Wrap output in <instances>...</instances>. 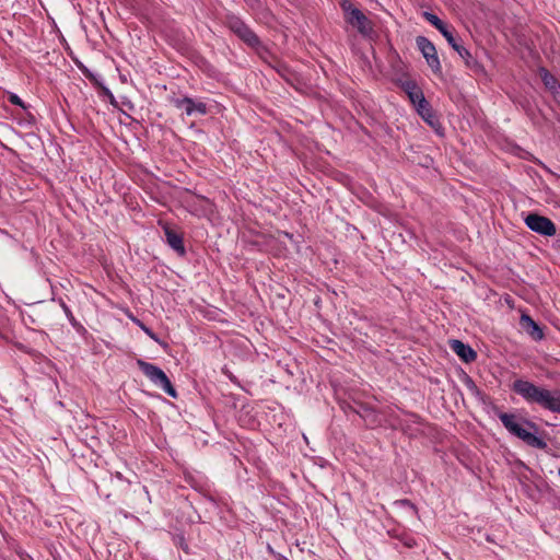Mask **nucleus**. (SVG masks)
Segmentation results:
<instances>
[{
    "label": "nucleus",
    "instance_id": "obj_13",
    "mask_svg": "<svg viewBox=\"0 0 560 560\" xmlns=\"http://www.w3.org/2000/svg\"><path fill=\"white\" fill-rule=\"evenodd\" d=\"M520 324L534 340L538 341L545 337L542 328L529 315L522 314Z\"/></svg>",
    "mask_w": 560,
    "mask_h": 560
},
{
    "label": "nucleus",
    "instance_id": "obj_24",
    "mask_svg": "<svg viewBox=\"0 0 560 560\" xmlns=\"http://www.w3.org/2000/svg\"><path fill=\"white\" fill-rule=\"evenodd\" d=\"M8 98H9L11 104L18 105V106H20V107H22L24 109L26 108L25 103L16 94L9 93V97Z\"/></svg>",
    "mask_w": 560,
    "mask_h": 560
},
{
    "label": "nucleus",
    "instance_id": "obj_14",
    "mask_svg": "<svg viewBox=\"0 0 560 560\" xmlns=\"http://www.w3.org/2000/svg\"><path fill=\"white\" fill-rule=\"evenodd\" d=\"M357 407H353V412L359 415L363 420L374 423L376 421L375 409L364 402L355 401Z\"/></svg>",
    "mask_w": 560,
    "mask_h": 560
},
{
    "label": "nucleus",
    "instance_id": "obj_5",
    "mask_svg": "<svg viewBox=\"0 0 560 560\" xmlns=\"http://www.w3.org/2000/svg\"><path fill=\"white\" fill-rule=\"evenodd\" d=\"M225 26L235 34L241 40L252 48L260 47L259 37L252 31V28L238 16L228 14L224 21Z\"/></svg>",
    "mask_w": 560,
    "mask_h": 560
},
{
    "label": "nucleus",
    "instance_id": "obj_29",
    "mask_svg": "<svg viewBox=\"0 0 560 560\" xmlns=\"http://www.w3.org/2000/svg\"><path fill=\"white\" fill-rule=\"evenodd\" d=\"M486 539H487V541L493 542V539L489 535L487 536Z\"/></svg>",
    "mask_w": 560,
    "mask_h": 560
},
{
    "label": "nucleus",
    "instance_id": "obj_3",
    "mask_svg": "<svg viewBox=\"0 0 560 560\" xmlns=\"http://www.w3.org/2000/svg\"><path fill=\"white\" fill-rule=\"evenodd\" d=\"M340 7L345 14V20L352 27L357 28L363 37L374 38L376 36L373 22L350 0H342Z\"/></svg>",
    "mask_w": 560,
    "mask_h": 560
},
{
    "label": "nucleus",
    "instance_id": "obj_27",
    "mask_svg": "<svg viewBox=\"0 0 560 560\" xmlns=\"http://www.w3.org/2000/svg\"><path fill=\"white\" fill-rule=\"evenodd\" d=\"M355 401H357V400H354V401H353V404L343 402V404L341 405V408H342L346 412H348V411H352V412H353V407H357Z\"/></svg>",
    "mask_w": 560,
    "mask_h": 560
},
{
    "label": "nucleus",
    "instance_id": "obj_31",
    "mask_svg": "<svg viewBox=\"0 0 560 560\" xmlns=\"http://www.w3.org/2000/svg\"><path fill=\"white\" fill-rule=\"evenodd\" d=\"M278 559L279 560H287L284 557H281L280 555L278 556Z\"/></svg>",
    "mask_w": 560,
    "mask_h": 560
},
{
    "label": "nucleus",
    "instance_id": "obj_1",
    "mask_svg": "<svg viewBox=\"0 0 560 560\" xmlns=\"http://www.w3.org/2000/svg\"><path fill=\"white\" fill-rule=\"evenodd\" d=\"M511 388L527 404L538 405L546 410L560 413V389L549 390L522 378L515 380Z\"/></svg>",
    "mask_w": 560,
    "mask_h": 560
},
{
    "label": "nucleus",
    "instance_id": "obj_22",
    "mask_svg": "<svg viewBox=\"0 0 560 560\" xmlns=\"http://www.w3.org/2000/svg\"><path fill=\"white\" fill-rule=\"evenodd\" d=\"M400 88L406 94H408V91H415L419 89V85L413 80H407L401 82Z\"/></svg>",
    "mask_w": 560,
    "mask_h": 560
},
{
    "label": "nucleus",
    "instance_id": "obj_28",
    "mask_svg": "<svg viewBox=\"0 0 560 560\" xmlns=\"http://www.w3.org/2000/svg\"><path fill=\"white\" fill-rule=\"evenodd\" d=\"M400 503L409 505L410 508L415 509V505L412 503H410V501H408V500H401Z\"/></svg>",
    "mask_w": 560,
    "mask_h": 560
},
{
    "label": "nucleus",
    "instance_id": "obj_4",
    "mask_svg": "<svg viewBox=\"0 0 560 560\" xmlns=\"http://www.w3.org/2000/svg\"><path fill=\"white\" fill-rule=\"evenodd\" d=\"M137 364L142 373L158 387L162 388L167 395L173 398L177 397V392L171 383L167 375L159 366L145 362L141 359L137 360Z\"/></svg>",
    "mask_w": 560,
    "mask_h": 560
},
{
    "label": "nucleus",
    "instance_id": "obj_23",
    "mask_svg": "<svg viewBox=\"0 0 560 560\" xmlns=\"http://www.w3.org/2000/svg\"><path fill=\"white\" fill-rule=\"evenodd\" d=\"M137 324L139 325V327L151 338L153 339L154 341L156 342H160V339L159 337L156 336V334L151 329L149 328L148 326H145L142 322L140 320H136Z\"/></svg>",
    "mask_w": 560,
    "mask_h": 560
},
{
    "label": "nucleus",
    "instance_id": "obj_11",
    "mask_svg": "<svg viewBox=\"0 0 560 560\" xmlns=\"http://www.w3.org/2000/svg\"><path fill=\"white\" fill-rule=\"evenodd\" d=\"M450 348L465 362L470 363L474 362L477 358L476 351L469 346L464 343L460 340L452 339L450 340Z\"/></svg>",
    "mask_w": 560,
    "mask_h": 560
},
{
    "label": "nucleus",
    "instance_id": "obj_17",
    "mask_svg": "<svg viewBox=\"0 0 560 560\" xmlns=\"http://www.w3.org/2000/svg\"><path fill=\"white\" fill-rule=\"evenodd\" d=\"M422 16L432 24L439 32L444 36L448 31H451L453 27H450L446 25L438 15L434 13L424 11L422 13Z\"/></svg>",
    "mask_w": 560,
    "mask_h": 560
},
{
    "label": "nucleus",
    "instance_id": "obj_10",
    "mask_svg": "<svg viewBox=\"0 0 560 560\" xmlns=\"http://www.w3.org/2000/svg\"><path fill=\"white\" fill-rule=\"evenodd\" d=\"M174 105L177 108H184L186 115L190 116L195 112L199 113L200 115H206L208 113L207 104L203 102H196L191 97L185 96L183 98H176L174 100Z\"/></svg>",
    "mask_w": 560,
    "mask_h": 560
},
{
    "label": "nucleus",
    "instance_id": "obj_21",
    "mask_svg": "<svg viewBox=\"0 0 560 560\" xmlns=\"http://www.w3.org/2000/svg\"><path fill=\"white\" fill-rule=\"evenodd\" d=\"M66 316L68 317L69 322L74 328L81 327L80 324L77 322L75 317L73 316L71 310L68 307V305L65 302L60 303Z\"/></svg>",
    "mask_w": 560,
    "mask_h": 560
},
{
    "label": "nucleus",
    "instance_id": "obj_2",
    "mask_svg": "<svg viewBox=\"0 0 560 560\" xmlns=\"http://www.w3.org/2000/svg\"><path fill=\"white\" fill-rule=\"evenodd\" d=\"M498 417L511 434L522 440L528 446L538 450H546L548 447V444L536 435L538 425L535 422L508 412H500Z\"/></svg>",
    "mask_w": 560,
    "mask_h": 560
},
{
    "label": "nucleus",
    "instance_id": "obj_9",
    "mask_svg": "<svg viewBox=\"0 0 560 560\" xmlns=\"http://www.w3.org/2000/svg\"><path fill=\"white\" fill-rule=\"evenodd\" d=\"M417 113L421 116V118L438 133L443 135L442 124L433 110L431 104L427 100H422V103L419 104L416 108Z\"/></svg>",
    "mask_w": 560,
    "mask_h": 560
},
{
    "label": "nucleus",
    "instance_id": "obj_25",
    "mask_svg": "<svg viewBox=\"0 0 560 560\" xmlns=\"http://www.w3.org/2000/svg\"><path fill=\"white\" fill-rule=\"evenodd\" d=\"M200 494L203 497V499L210 501L211 503H213V504L218 503V498L215 495H213L211 492L205 491V492H200Z\"/></svg>",
    "mask_w": 560,
    "mask_h": 560
},
{
    "label": "nucleus",
    "instance_id": "obj_32",
    "mask_svg": "<svg viewBox=\"0 0 560 560\" xmlns=\"http://www.w3.org/2000/svg\"><path fill=\"white\" fill-rule=\"evenodd\" d=\"M191 487H192L195 490H197V487H198V486H197V485H191Z\"/></svg>",
    "mask_w": 560,
    "mask_h": 560
},
{
    "label": "nucleus",
    "instance_id": "obj_15",
    "mask_svg": "<svg viewBox=\"0 0 560 560\" xmlns=\"http://www.w3.org/2000/svg\"><path fill=\"white\" fill-rule=\"evenodd\" d=\"M273 60V65L271 68L277 71V73L284 79L287 82L292 83L294 78L293 71L285 65L283 61L279 60L276 56H271Z\"/></svg>",
    "mask_w": 560,
    "mask_h": 560
},
{
    "label": "nucleus",
    "instance_id": "obj_8",
    "mask_svg": "<svg viewBox=\"0 0 560 560\" xmlns=\"http://www.w3.org/2000/svg\"><path fill=\"white\" fill-rule=\"evenodd\" d=\"M525 223L528 229L544 236H553L557 232L555 223L549 218L537 213L528 214Z\"/></svg>",
    "mask_w": 560,
    "mask_h": 560
},
{
    "label": "nucleus",
    "instance_id": "obj_30",
    "mask_svg": "<svg viewBox=\"0 0 560 560\" xmlns=\"http://www.w3.org/2000/svg\"><path fill=\"white\" fill-rule=\"evenodd\" d=\"M268 550L269 552H271L272 555H275V551L272 550L271 546L268 545Z\"/></svg>",
    "mask_w": 560,
    "mask_h": 560
},
{
    "label": "nucleus",
    "instance_id": "obj_33",
    "mask_svg": "<svg viewBox=\"0 0 560 560\" xmlns=\"http://www.w3.org/2000/svg\"><path fill=\"white\" fill-rule=\"evenodd\" d=\"M559 476H560V468H559Z\"/></svg>",
    "mask_w": 560,
    "mask_h": 560
},
{
    "label": "nucleus",
    "instance_id": "obj_7",
    "mask_svg": "<svg viewBox=\"0 0 560 560\" xmlns=\"http://www.w3.org/2000/svg\"><path fill=\"white\" fill-rule=\"evenodd\" d=\"M416 44L418 49L421 51L423 58L425 59L428 66L431 68V70L435 74L441 73L442 66L434 44L425 36H418L416 38Z\"/></svg>",
    "mask_w": 560,
    "mask_h": 560
},
{
    "label": "nucleus",
    "instance_id": "obj_16",
    "mask_svg": "<svg viewBox=\"0 0 560 560\" xmlns=\"http://www.w3.org/2000/svg\"><path fill=\"white\" fill-rule=\"evenodd\" d=\"M540 78L544 85L556 96L560 93V84L555 75H552L547 69L540 70Z\"/></svg>",
    "mask_w": 560,
    "mask_h": 560
},
{
    "label": "nucleus",
    "instance_id": "obj_20",
    "mask_svg": "<svg viewBox=\"0 0 560 560\" xmlns=\"http://www.w3.org/2000/svg\"><path fill=\"white\" fill-rule=\"evenodd\" d=\"M257 49H259L258 54H259L260 58L271 67V65H273V60H272L271 56H273V55L266 47H262L261 45Z\"/></svg>",
    "mask_w": 560,
    "mask_h": 560
},
{
    "label": "nucleus",
    "instance_id": "obj_26",
    "mask_svg": "<svg viewBox=\"0 0 560 560\" xmlns=\"http://www.w3.org/2000/svg\"><path fill=\"white\" fill-rule=\"evenodd\" d=\"M401 541L408 548H412L416 546V540L412 537L407 536V537L402 538Z\"/></svg>",
    "mask_w": 560,
    "mask_h": 560
},
{
    "label": "nucleus",
    "instance_id": "obj_6",
    "mask_svg": "<svg viewBox=\"0 0 560 560\" xmlns=\"http://www.w3.org/2000/svg\"><path fill=\"white\" fill-rule=\"evenodd\" d=\"M447 43L452 46V48L457 51V54L463 58L465 61V65L468 69L474 71L475 73H481L483 72V67L481 63H479L472 55L469 52V50L462 44L460 38H458L455 35L454 28L448 31L444 35Z\"/></svg>",
    "mask_w": 560,
    "mask_h": 560
},
{
    "label": "nucleus",
    "instance_id": "obj_12",
    "mask_svg": "<svg viewBox=\"0 0 560 560\" xmlns=\"http://www.w3.org/2000/svg\"><path fill=\"white\" fill-rule=\"evenodd\" d=\"M164 234L167 244L179 255L185 256L186 249L184 246L183 235L168 225L164 226Z\"/></svg>",
    "mask_w": 560,
    "mask_h": 560
},
{
    "label": "nucleus",
    "instance_id": "obj_19",
    "mask_svg": "<svg viewBox=\"0 0 560 560\" xmlns=\"http://www.w3.org/2000/svg\"><path fill=\"white\" fill-rule=\"evenodd\" d=\"M173 540H174V544H175L178 548H180L185 553H187V555H189V553H190V551H189V546H188V544H187V541H186V539H185L184 535H182V534H177V535H175V536H174Z\"/></svg>",
    "mask_w": 560,
    "mask_h": 560
},
{
    "label": "nucleus",
    "instance_id": "obj_18",
    "mask_svg": "<svg viewBox=\"0 0 560 560\" xmlns=\"http://www.w3.org/2000/svg\"><path fill=\"white\" fill-rule=\"evenodd\" d=\"M407 96L416 108L419 104L422 103V100H427L420 88L415 91H408Z\"/></svg>",
    "mask_w": 560,
    "mask_h": 560
}]
</instances>
